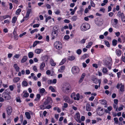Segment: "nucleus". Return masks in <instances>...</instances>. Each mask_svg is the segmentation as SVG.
Listing matches in <instances>:
<instances>
[{"label":"nucleus","instance_id":"6","mask_svg":"<svg viewBox=\"0 0 125 125\" xmlns=\"http://www.w3.org/2000/svg\"><path fill=\"white\" fill-rule=\"evenodd\" d=\"M71 71L73 74L76 75L79 73L80 69L78 67L74 66L72 68Z\"/></svg>","mask_w":125,"mask_h":125},{"label":"nucleus","instance_id":"55","mask_svg":"<svg viewBox=\"0 0 125 125\" xmlns=\"http://www.w3.org/2000/svg\"><path fill=\"white\" fill-rule=\"evenodd\" d=\"M67 102L70 104H71L73 102L72 100H70L69 99L66 102Z\"/></svg>","mask_w":125,"mask_h":125},{"label":"nucleus","instance_id":"17","mask_svg":"<svg viewBox=\"0 0 125 125\" xmlns=\"http://www.w3.org/2000/svg\"><path fill=\"white\" fill-rule=\"evenodd\" d=\"M86 110L88 111H90L91 110V107L90 104L89 103H87L86 106Z\"/></svg>","mask_w":125,"mask_h":125},{"label":"nucleus","instance_id":"57","mask_svg":"<svg viewBox=\"0 0 125 125\" xmlns=\"http://www.w3.org/2000/svg\"><path fill=\"white\" fill-rule=\"evenodd\" d=\"M9 88L10 90L11 91H13L14 89V87L12 85L9 86Z\"/></svg>","mask_w":125,"mask_h":125},{"label":"nucleus","instance_id":"46","mask_svg":"<svg viewBox=\"0 0 125 125\" xmlns=\"http://www.w3.org/2000/svg\"><path fill=\"white\" fill-rule=\"evenodd\" d=\"M88 55L87 54H85L83 55L81 59H85L87 57V56Z\"/></svg>","mask_w":125,"mask_h":125},{"label":"nucleus","instance_id":"9","mask_svg":"<svg viewBox=\"0 0 125 125\" xmlns=\"http://www.w3.org/2000/svg\"><path fill=\"white\" fill-rule=\"evenodd\" d=\"M120 85L121 86V87L120 88L119 91H120L122 93L125 91L124 85L122 83H121L120 84L119 83H117L116 86V88L117 89H119L120 88Z\"/></svg>","mask_w":125,"mask_h":125},{"label":"nucleus","instance_id":"41","mask_svg":"<svg viewBox=\"0 0 125 125\" xmlns=\"http://www.w3.org/2000/svg\"><path fill=\"white\" fill-rule=\"evenodd\" d=\"M115 123L117 124L118 123V119L117 117H115L114 118Z\"/></svg>","mask_w":125,"mask_h":125},{"label":"nucleus","instance_id":"51","mask_svg":"<svg viewBox=\"0 0 125 125\" xmlns=\"http://www.w3.org/2000/svg\"><path fill=\"white\" fill-rule=\"evenodd\" d=\"M31 10L32 9H28L27 10L26 13L29 14H30V13L31 11Z\"/></svg>","mask_w":125,"mask_h":125},{"label":"nucleus","instance_id":"23","mask_svg":"<svg viewBox=\"0 0 125 125\" xmlns=\"http://www.w3.org/2000/svg\"><path fill=\"white\" fill-rule=\"evenodd\" d=\"M34 54L32 52H30L28 53V56L29 58H32Z\"/></svg>","mask_w":125,"mask_h":125},{"label":"nucleus","instance_id":"50","mask_svg":"<svg viewBox=\"0 0 125 125\" xmlns=\"http://www.w3.org/2000/svg\"><path fill=\"white\" fill-rule=\"evenodd\" d=\"M90 3L91 5V6L94 7H95V5L93 1L92 0L90 2Z\"/></svg>","mask_w":125,"mask_h":125},{"label":"nucleus","instance_id":"39","mask_svg":"<svg viewBox=\"0 0 125 125\" xmlns=\"http://www.w3.org/2000/svg\"><path fill=\"white\" fill-rule=\"evenodd\" d=\"M101 101V103L102 104L105 105L107 104V102L105 100H102Z\"/></svg>","mask_w":125,"mask_h":125},{"label":"nucleus","instance_id":"63","mask_svg":"<svg viewBox=\"0 0 125 125\" xmlns=\"http://www.w3.org/2000/svg\"><path fill=\"white\" fill-rule=\"evenodd\" d=\"M107 109L109 112H110L112 109V107L111 106H109L108 107Z\"/></svg>","mask_w":125,"mask_h":125},{"label":"nucleus","instance_id":"30","mask_svg":"<svg viewBox=\"0 0 125 125\" xmlns=\"http://www.w3.org/2000/svg\"><path fill=\"white\" fill-rule=\"evenodd\" d=\"M49 89L51 90L52 92H56V90L52 86H50L49 88Z\"/></svg>","mask_w":125,"mask_h":125},{"label":"nucleus","instance_id":"43","mask_svg":"<svg viewBox=\"0 0 125 125\" xmlns=\"http://www.w3.org/2000/svg\"><path fill=\"white\" fill-rule=\"evenodd\" d=\"M69 58L70 60L72 61L74 60V59L75 57L73 56H72L69 57Z\"/></svg>","mask_w":125,"mask_h":125},{"label":"nucleus","instance_id":"5","mask_svg":"<svg viewBox=\"0 0 125 125\" xmlns=\"http://www.w3.org/2000/svg\"><path fill=\"white\" fill-rule=\"evenodd\" d=\"M7 90L5 91V92H3L2 94V97L4 99L6 100H8L10 99L11 98V96L10 95V92L7 93L6 91Z\"/></svg>","mask_w":125,"mask_h":125},{"label":"nucleus","instance_id":"15","mask_svg":"<svg viewBox=\"0 0 125 125\" xmlns=\"http://www.w3.org/2000/svg\"><path fill=\"white\" fill-rule=\"evenodd\" d=\"M10 17L9 15H6L2 16H0V20L1 21H2L3 20L5 19Z\"/></svg>","mask_w":125,"mask_h":125},{"label":"nucleus","instance_id":"42","mask_svg":"<svg viewBox=\"0 0 125 125\" xmlns=\"http://www.w3.org/2000/svg\"><path fill=\"white\" fill-rule=\"evenodd\" d=\"M66 59L65 58L63 59L60 62V64L61 65L63 64L66 62Z\"/></svg>","mask_w":125,"mask_h":125},{"label":"nucleus","instance_id":"25","mask_svg":"<svg viewBox=\"0 0 125 125\" xmlns=\"http://www.w3.org/2000/svg\"><path fill=\"white\" fill-rule=\"evenodd\" d=\"M50 63L51 65L52 66H55L56 64L52 59H51L50 61Z\"/></svg>","mask_w":125,"mask_h":125},{"label":"nucleus","instance_id":"18","mask_svg":"<svg viewBox=\"0 0 125 125\" xmlns=\"http://www.w3.org/2000/svg\"><path fill=\"white\" fill-rule=\"evenodd\" d=\"M117 15L121 19L124 16V14L123 13H121V11H119L117 14Z\"/></svg>","mask_w":125,"mask_h":125},{"label":"nucleus","instance_id":"37","mask_svg":"<svg viewBox=\"0 0 125 125\" xmlns=\"http://www.w3.org/2000/svg\"><path fill=\"white\" fill-rule=\"evenodd\" d=\"M102 72L104 73H106L108 72V70L107 68L105 67H104L102 69Z\"/></svg>","mask_w":125,"mask_h":125},{"label":"nucleus","instance_id":"7","mask_svg":"<svg viewBox=\"0 0 125 125\" xmlns=\"http://www.w3.org/2000/svg\"><path fill=\"white\" fill-rule=\"evenodd\" d=\"M97 114L99 116H102L104 114L103 109L101 107H98L96 110Z\"/></svg>","mask_w":125,"mask_h":125},{"label":"nucleus","instance_id":"34","mask_svg":"<svg viewBox=\"0 0 125 125\" xmlns=\"http://www.w3.org/2000/svg\"><path fill=\"white\" fill-rule=\"evenodd\" d=\"M117 43V40L114 39L112 41V44L113 46H115L116 45Z\"/></svg>","mask_w":125,"mask_h":125},{"label":"nucleus","instance_id":"58","mask_svg":"<svg viewBox=\"0 0 125 125\" xmlns=\"http://www.w3.org/2000/svg\"><path fill=\"white\" fill-rule=\"evenodd\" d=\"M85 75L86 74L85 73H83L81 76V78L83 79L84 77H85Z\"/></svg>","mask_w":125,"mask_h":125},{"label":"nucleus","instance_id":"62","mask_svg":"<svg viewBox=\"0 0 125 125\" xmlns=\"http://www.w3.org/2000/svg\"><path fill=\"white\" fill-rule=\"evenodd\" d=\"M46 6L47 8L48 9H50L51 8V6L49 4H47L46 5Z\"/></svg>","mask_w":125,"mask_h":125},{"label":"nucleus","instance_id":"38","mask_svg":"<svg viewBox=\"0 0 125 125\" xmlns=\"http://www.w3.org/2000/svg\"><path fill=\"white\" fill-rule=\"evenodd\" d=\"M82 52L81 50L80 49H79L77 50L76 52L78 55H80Z\"/></svg>","mask_w":125,"mask_h":125},{"label":"nucleus","instance_id":"47","mask_svg":"<svg viewBox=\"0 0 125 125\" xmlns=\"http://www.w3.org/2000/svg\"><path fill=\"white\" fill-rule=\"evenodd\" d=\"M104 42L105 44L107 47H109L110 46V44L108 41H104Z\"/></svg>","mask_w":125,"mask_h":125},{"label":"nucleus","instance_id":"35","mask_svg":"<svg viewBox=\"0 0 125 125\" xmlns=\"http://www.w3.org/2000/svg\"><path fill=\"white\" fill-rule=\"evenodd\" d=\"M31 75L34 80H36L37 79V78L36 76H34L35 74L34 73H31Z\"/></svg>","mask_w":125,"mask_h":125},{"label":"nucleus","instance_id":"8","mask_svg":"<svg viewBox=\"0 0 125 125\" xmlns=\"http://www.w3.org/2000/svg\"><path fill=\"white\" fill-rule=\"evenodd\" d=\"M54 47L58 50L61 49L62 47V45L61 42L59 41L55 42L54 44Z\"/></svg>","mask_w":125,"mask_h":125},{"label":"nucleus","instance_id":"12","mask_svg":"<svg viewBox=\"0 0 125 125\" xmlns=\"http://www.w3.org/2000/svg\"><path fill=\"white\" fill-rule=\"evenodd\" d=\"M7 111L8 115H10L12 112L11 107L10 106H8L7 108Z\"/></svg>","mask_w":125,"mask_h":125},{"label":"nucleus","instance_id":"24","mask_svg":"<svg viewBox=\"0 0 125 125\" xmlns=\"http://www.w3.org/2000/svg\"><path fill=\"white\" fill-rule=\"evenodd\" d=\"M14 67L17 72H18L19 70V68L17 64H14Z\"/></svg>","mask_w":125,"mask_h":125},{"label":"nucleus","instance_id":"54","mask_svg":"<svg viewBox=\"0 0 125 125\" xmlns=\"http://www.w3.org/2000/svg\"><path fill=\"white\" fill-rule=\"evenodd\" d=\"M29 96V94L28 93H24L23 95V96L25 97H28Z\"/></svg>","mask_w":125,"mask_h":125},{"label":"nucleus","instance_id":"13","mask_svg":"<svg viewBox=\"0 0 125 125\" xmlns=\"http://www.w3.org/2000/svg\"><path fill=\"white\" fill-rule=\"evenodd\" d=\"M39 93L42 96L43 95V94L46 92L44 88H42L39 90Z\"/></svg>","mask_w":125,"mask_h":125},{"label":"nucleus","instance_id":"36","mask_svg":"<svg viewBox=\"0 0 125 125\" xmlns=\"http://www.w3.org/2000/svg\"><path fill=\"white\" fill-rule=\"evenodd\" d=\"M49 103L46 100L43 103L42 105V106L43 107H45V106L49 104Z\"/></svg>","mask_w":125,"mask_h":125},{"label":"nucleus","instance_id":"4","mask_svg":"<svg viewBox=\"0 0 125 125\" xmlns=\"http://www.w3.org/2000/svg\"><path fill=\"white\" fill-rule=\"evenodd\" d=\"M58 31L57 26H56L53 27L52 32V39H54L56 37L58 34Z\"/></svg>","mask_w":125,"mask_h":125},{"label":"nucleus","instance_id":"20","mask_svg":"<svg viewBox=\"0 0 125 125\" xmlns=\"http://www.w3.org/2000/svg\"><path fill=\"white\" fill-rule=\"evenodd\" d=\"M41 97L40 94H37L36 95V98L34 100L35 101H39Z\"/></svg>","mask_w":125,"mask_h":125},{"label":"nucleus","instance_id":"22","mask_svg":"<svg viewBox=\"0 0 125 125\" xmlns=\"http://www.w3.org/2000/svg\"><path fill=\"white\" fill-rule=\"evenodd\" d=\"M25 115L26 118L28 119H30L31 118V116L30 113L28 112H26L25 113Z\"/></svg>","mask_w":125,"mask_h":125},{"label":"nucleus","instance_id":"3","mask_svg":"<svg viewBox=\"0 0 125 125\" xmlns=\"http://www.w3.org/2000/svg\"><path fill=\"white\" fill-rule=\"evenodd\" d=\"M90 24L87 23H83L81 26L80 29L83 31H85L90 28Z\"/></svg>","mask_w":125,"mask_h":125},{"label":"nucleus","instance_id":"1","mask_svg":"<svg viewBox=\"0 0 125 125\" xmlns=\"http://www.w3.org/2000/svg\"><path fill=\"white\" fill-rule=\"evenodd\" d=\"M71 87L70 84L68 83L64 84L62 87V90L64 92L67 94L69 92V91L71 89Z\"/></svg>","mask_w":125,"mask_h":125},{"label":"nucleus","instance_id":"56","mask_svg":"<svg viewBox=\"0 0 125 125\" xmlns=\"http://www.w3.org/2000/svg\"><path fill=\"white\" fill-rule=\"evenodd\" d=\"M86 39H82L80 42L81 43L83 44L85 43Z\"/></svg>","mask_w":125,"mask_h":125},{"label":"nucleus","instance_id":"10","mask_svg":"<svg viewBox=\"0 0 125 125\" xmlns=\"http://www.w3.org/2000/svg\"><path fill=\"white\" fill-rule=\"evenodd\" d=\"M91 80L93 82V83H95L97 84L98 83L99 86V87H100L101 83V80H98L96 77H93L92 78Z\"/></svg>","mask_w":125,"mask_h":125},{"label":"nucleus","instance_id":"21","mask_svg":"<svg viewBox=\"0 0 125 125\" xmlns=\"http://www.w3.org/2000/svg\"><path fill=\"white\" fill-rule=\"evenodd\" d=\"M43 50L42 49H36L35 50V52L37 54H40L41 52H42Z\"/></svg>","mask_w":125,"mask_h":125},{"label":"nucleus","instance_id":"2","mask_svg":"<svg viewBox=\"0 0 125 125\" xmlns=\"http://www.w3.org/2000/svg\"><path fill=\"white\" fill-rule=\"evenodd\" d=\"M112 63V59L109 57L107 59L105 60L104 62V66H106L109 69L111 68V66Z\"/></svg>","mask_w":125,"mask_h":125},{"label":"nucleus","instance_id":"26","mask_svg":"<svg viewBox=\"0 0 125 125\" xmlns=\"http://www.w3.org/2000/svg\"><path fill=\"white\" fill-rule=\"evenodd\" d=\"M20 80V78L19 77H15L13 80V81L14 83H17Z\"/></svg>","mask_w":125,"mask_h":125},{"label":"nucleus","instance_id":"11","mask_svg":"<svg viewBox=\"0 0 125 125\" xmlns=\"http://www.w3.org/2000/svg\"><path fill=\"white\" fill-rule=\"evenodd\" d=\"M80 114L79 112H78L77 113L75 116V119L76 121L79 123L81 122V121L80 120Z\"/></svg>","mask_w":125,"mask_h":125},{"label":"nucleus","instance_id":"53","mask_svg":"<svg viewBox=\"0 0 125 125\" xmlns=\"http://www.w3.org/2000/svg\"><path fill=\"white\" fill-rule=\"evenodd\" d=\"M14 35V39L15 40H17L18 39V36L17 34H15L14 33H13Z\"/></svg>","mask_w":125,"mask_h":125},{"label":"nucleus","instance_id":"27","mask_svg":"<svg viewBox=\"0 0 125 125\" xmlns=\"http://www.w3.org/2000/svg\"><path fill=\"white\" fill-rule=\"evenodd\" d=\"M45 66V64L44 62H43L40 65V69L41 70H43V68Z\"/></svg>","mask_w":125,"mask_h":125},{"label":"nucleus","instance_id":"61","mask_svg":"<svg viewBox=\"0 0 125 125\" xmlns=\"http://www.w3.org/2000/svg\"><path fill=\"white\" fill-rule=\"evenodd\" d=\"M114 102L115 104H117L118 102V100L117 99H115L114 100Z\"/></svg>","mask_w":125,"mask_h":125},{"label":"nucleus","instance_id":"64","mask_svg":"<svg viewBox=\"0 0 125 125\" xmlns=\"http://www.w3.org/2000/svg\"><path fill=\"white\" fill-rule=\"evenodd\" d=\"M121 59L123 62H125V57L124 56H122Z\"/></svg>","mask_w":125,"mask_h":125},{"label":"nucleus","instance_id":"60","mask_svg":"<svg viewBox=\"0 0 125 125\" xmlns=\"http://www.w3.org/2000/svg\"><path fill=\"white\" fill-rule=\"evenodd\" d=\"M55 13L57 15H58L60 13V11L59 10H58L55 12Z\"/></svg>","mask_w":125,"mask_h":125},{"label":"nucleus","instance_id":"31","mask_svg":"<svg viewBox=\"0 0 125 125\" xmlns=\"http://www.w3.org/2000/svg\"><path fill=\"white\" fill-rule=\"evenodd\" d=\"M17 20V18L16 17H13L12 20V22L13 23H16V21Z\"/></svg>","mask_w":125,"mask_h":125},{"label":"nucleus","instance_id":"45","mask_svg":"<svg viewBox=\"0 0 125 125\" xmlns=\"http://www.w3.org/2000/svg\"><path fill=\"white\" fill-rule=\"evenodd\" d=\"M77 19V16H73L72 18V21H76Z\"/></svg>","mask_w":125,"mask_h":125},{"label":"nucleus","instance_id":"19","mask_svg":"<svg viewBox=\"0 0 125 125\" xmlns=\"http://www.w3.org/2000/svg\"><path fill=\"white\" fill-rule=\"evenodd\" d=\"M28 59V57L26 56H24L22 58L21 62L22 63H23L25 62Z\"/></svg>","mask_w":125,"mask_h":125},{"label":"nucleus","instance_id":"44","mask_svg":"<svg viewBox=\"0 0 125 125\" xmlns=\"http://www.w3.org/2000/svg\"><path fill=\"white\" fill-rule=\"evenodd\" d=\"M38 31V30L37 29H35L31 31L30 33L31 34H33L35 32H37Z\"/></svg>","mask_w":125,"mask_h":125},{"label":"nucleus","instance_id":"52","mask_svg":"<svg viewBox=\"0 0 125 125\" xmlns=\"http://www.w3.org/2000/svg\"><path fill=\"white\" fill-rule=\"evenodd\" d=\"M64 38L65 39L68 40L69 39L70 37L68 35H66L64 36Z\"/></svg>","mask_w":125,"mask_h":125},{"label":"nucleus","instance_id":"33","mask_svg":"<svg viewBox=\"0 0 125 125\" xmlns=\"http://www.w3.org/2000/svg\"><path fill=\"white\" fill-rule=\"evenodd\" d=\"M22 86H26L28 84L27 82L25 81H23L22 82Z\"/></svg>","mask_w":125,"mask_h":125},{"label":"nucleus","instance_id":"14","mask_svg":"<svg viewBox=\"0 0 125 125\" xmlns=\"http://www.w3.org/2000/svg\"><path fill=\"white\" fill-rule=\"evenodd\" d=\"M48 58V56L47 55L43 56L41 58V59H42L43 61L45 62H47V61Z\"/></svg>","mask_w":125,"mask_h":125},{"label":"nucleus","instance_id":"32","mask_svg":"<svg viewBox=\"0 0 125 125\" xmlns=\"http://www.w3.org/2000/svg\"><path fill=\"white\" fill-rule=\"evenodd\" d=\"M63 100L65 101L66 102L69 99V97L66 95L64 96L63 97Z\"/></svg>","mask_w":125,"mask_h":125},{"label":"nucleus","instance_id":"29","mask_svg":"<svg viewBox=\"0 0 125 125\" xmlns=\"http://www.w3.org/2000/svg\"><path fill=\"white\" fill-rule=\"evenodd\" d=\"M49 104L52 103V98L50 97H48L46 100Z\"/></svg>","mask_w":125,"mask_h":125},{"label":"nucleus","instance_id":"49","mask_svg":"<svg viewBox=\"0 0 125 125\" xmlns=\"http://www.w3.org/2000/svg\"><path fill=\"white\" fill-rule=\"evenodd\" d=\"M113 106L114 109H116V111H117L118 108L117 104H114Z\"/></svg>","mask_w":125,"mask_h":125},{"label":"nucleus","instance_id":"59","mask_svg":"<svg viewBox=\"0 0 125 125\" xmlns=\"http://www.w3.org/2000/svg\"><path fill=\"white\" fill-rule=\"evenodd\" d=\"M51 19V17L50 16H49L48 17L46 18L45 20L46 22H47L49 20H50Z\"/></svg>","mask_w":125,"mask_h":125},{"label":"nucleus","instance_id":"28","mask_svg":"<svg viewBox=\"0 0 125 125\" xmlns=\"http://www.w3.org/2000/svg\"><path fill=\"white\" fill-rule=\"evenodd\" d=\"M74 99L75 100H79L80 99V94L78 93L77 94L76 97H74Z\"/></svg>","mask_w":125,"mask_h":125},{"label":"nucleus","instance_id":"48","mask_svg":"<svg viewBox=\"0 0 125 125\" xmlns=\"http://www.w3.org/2000/svg\"><path fill=\"white\" fill-rule=\"evenodd\" d=\"M113 20L114 22L115 23V25H117L118 23V20H117L116 19H114Z\"/></svg>","mask_w":125,"mask_h":125},{"label":"nucleus","instance_id":"40","mask_svg":"<svg viewBox=\"0 0 125 125\" xmlns=\"http://www.w3.org/2000/svg\"><path fill=\"white\" fill-rule=\"evenodd\" d=\"M21 11V9L19 8L18 9V10H17L16 12V14L17 15H18L20 14V12Z\"/></svg>","mask_w":125,"mask_h":125},{"label":"nucleus","instance_id":"16","mask_svg":"<svg viewBox=\"0 0 125 125\" xmlns=\"http://www.w3.org/2000/svg\"><path fill=\"white\" fill-rule=\"evenodd\" d=\"M116 53L118 56H121V51L119 49H116L115 51Z\"/></svg>","mask_w":125,"mask_h":125}]
</instances>
